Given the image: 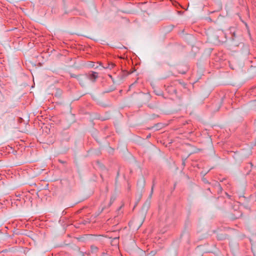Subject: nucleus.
<instances>
[{
	"mask_svg": "<svg viewBox=\"0 0 256 256\" xmlns=\"http://www.w3.org/2000/svg\"><path fill=\"white\" fill-rule=\"evenodd\" d=\"M88 79V76L86 75H80L77 76V80L79 82L80 84L82 86H84L86 83V80Z\"/></svg>",
	"mask_w": 256,
	"mask_h": 256,
	"instance_id": "f257e3e1",
	"label": "nucleus"
},
{
	"mask_svg": "<svg viewBox=\"0 0 256 256\" xmlns=\"http://www.w3.org/2000/svg\"><path fill=\"white\" fill-rule=\"evenodd\" d=\"M88 79H90L92 82H94L98 77V74L96 72H92L88 76Z\"/></svg>",
	"mask_w": 256,
	"mask_h": 256,
	"instance_id": "f03ea898",
	"label": "nucleus"
},
{
	"mask_svg": "<svg viewBox=\"0 0 256 256\" xmlns=\"http://www.w3.org/2000/svg\"><path fill=\"white\" fill-rule=\"evenodd\" d=\"M97 248L95 246H91V250L92 252H96L97 250Z\"/></svg>",
	"mask_w": 256,
	"mask_h": 256,
	"instance_id": "7ed1b4c3",
	"label": "nucleus"
},
{
	"mask_svg": "<svg viewBox=\"0 0 256 256\" xmlns=\"http://www.w3.org/2000/svg\"><path fill=\"white\" fill-rule=\"evenodd\" d=\"M116 198L114 196H112L110 198V204L115 200Z\"/></svg>",
	"mask_w": 256,
	"mask_h": 256,
	"instance_id": "20e7f679",
	"label": "nucleus"
},
{
	"mask_svg": "<svg viewBox=\"0 0 256 256\" xmlns=\"http://www.w3.org/2000/svg\"><path fill=\"white\" fill-rule=\"evenodd\" d=\"M114 65L113 64H111V66H110L108 67H107L106 68H112L114 67Z\"/></svg>",
	"mask_w": 256,
	"mask_h": 256,
	"instance_id": "39448f33",
	"label": "nucleus"
},
{
	"mask_svg": "<svg viewBox=\"0 0 256 256\" xmlns=\"http://www.w3.org/2000/svg\"><path fill=\"white\" fill-rule=\"evenodd\" d=\"M75 76V75H73V76H72L74 77V78H75L77 79V76Z\"/></svg>",
	"mask_w": 256,
	"mask_h": 256,
	"instance_id": "423d86ee",
	"label": "nucleus"
},
{
	"mask_svg": "<svg viewBox=\"0 0 256 256\" xmlns=\"http://www.w3.org/2000/svg\"><path fill=\"white\" fill-rule=\"evenodd\" d=\"M141 196H142V194H140V196H139V199H140V198Z\"/></svg>",
	"mask_w": 256,
	"mask_h": 256,
	"instance_id": "0eeeda50",
	"label": "nucleus"
},
{
	"mask_svg": "<svg viewBox=\"0 0 256 256\" xmlns=\"http://www.w3.org/2000/svg\"><path fill=\"white\" fill-rule=\"evenodd\" d=\"M148 206H149V204H148V206H147V208H148Z\"/></svg>",
	"mask_w": 256,
	"mask_h": 256,
	"instance_id": "6e6552de",
	"label": "nucleus"
},
{
	"mask_svg": "<svg viewBox=\"0 0 256 256\" xmlns=\"http://www.w3.org/2000/svg\"><path fill=\"white\" fill-rule=\"evenodd\" d=\"M152 190H153V189L152 188Z\"/></svg>",
	"mask_w": 256,
	"mask_h": 256,
	"instance_id": "1a4fd4ad",
	"label": "nucleus"
}]
</instances>
